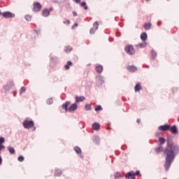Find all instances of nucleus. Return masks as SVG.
<instances>
[{
  "label": "nucleus",
  "instance_id": "f257e3e1",
  "mask_svg": "<svg viewBox=\"0 0 179 179\" xmlns=\"http://www.w3.org/2000/svg\"><path fill=\"white\" fill-rule=\"evenodd\" d=\"M178 152H179V147L177 145H174L172 139H167V146L164 150V155L166 156V163L164 167L166 171H169Z\"/></svg>",
  "mask_w": 179,
  "mask_h": 179
},
{
  "label": "nucleus",
  "instance_id": "f03ea898",
  "mask_svg": "<svg viewBox=\"0 0 179 179\" xmlns=\"http://www.w3.org/2000/svg\"><path fill=\"white\" fill-rule=\"evenodd\" d=\"M71 104V102L66 101L64 104L62 106V108L66 110V112L69 111L70 113L75 111L77 109L78 106L76 103L72 104L69 108L68 106Z\"/></svg>",
  "mask_w": 179,
  "mask_h": 179
},
{
  "label": "nucleus",
  "instance_id": "7ed1b4c3",
  "mask_svg": "<svg viewBox=\"0 0 179 179\" xmlns=\"http://www.w3.org/2000/svg\"><path fill=\"white\" fill-rule=\"evenodd\" d=\"M140 174V171H137L134 173L133 171L127 173L125 176L126 179H136V176Z\"/></svg>",
  "mask_w": 179,
  "mask_h": 179
},
{
  "label": "nucleus",
  "instance_id": "20e7f679",
  "mask_svg": "<svg viewBox=\"0 0 179 179\" xmlns=\"http://www.w3.org/2000/svg\"><path fill=\"white\" fill-rule=\"evenodd\" d=\"M125 51L127 54L132 55L135 53V50L131 45H128L125 48Z\"/></svg>",
  "mask_w": 179,
  "mask_h": 179
},
{
  "label": "nucleus",
  "instance_id": "39448f33",
  "mask_svg": "<svg viewBox=\"0 0 179 179\" xmlns=\"http://www.w3.org/2000/svg\"><path fill=\"white\" fill-rule=\"evenodd\" d=\"M42 8V6L39 2H34V8L33 10L35 13L39 12Z\"/></svg>",
  "mask_w": 179,
  "mask_h": 179
},
{
  "label": "nucleus",
  "instance_id": "423d86ee",
  "mask_svg": "<svg viewBox=\"0 0 179 179\" xmlns=\"http://www.w3.org/2000/svg\"><path fill=\"white\" fill-rule=\"evenodd\" d=\"M34 125V123L32 121L26 120L23 123V127L26 129H30V128L33 127Z\"/></svg>",
  "mask_w": 179,
  "mask_h": 179
},
{
  "label": "nucleus",
  "instance_id": "0eeeda50",
  "mask_svg": "<svg viewBox=\"0 0 179 179\" xmlns=\"http://www.w3.org/2000/svg\"><path fill=\"white\" fill-rule=\"evenodd\" d=\"M2 16L5 18H10V17H14L15 14H12V13H9L8 11H6V13H2Z\"/></svg>",
  "mask_w": 179,
  "mask_h": 179
},
{
  "label": "nucleus",
  "instance_id": "6e6552de",
  "mask_svg": "<svg viewBox=\"0 0 179 179\" xmlns=\"http://www.w3.org/2000/svg\"><path fill=\"white\" fill-rule=\"evenodd\" d=\"M52 10H53V8H50V10H47V8H45V10H43L42 15L46 17L50 15V12Z\"/></svg>",
  "mask_w": 179,
  "mask_h": 179
},
{
  "label": "nucleus",
  "instance_id": "1a4fd4ad",
  "mask_svg": "<svg viewBox=\"0 0 179 179\" xmlns=\"http://www.w3.org/2000/svg\"><path fill=\"white\" fill-rule=\"evenodd\" d=\"M158 129L160 131H166L170 129V125L160 126V127H159Z\"/></svg>",
  "mask_w": 179,
  "mask_h": 179
},
{
  "label": "nucleus",
  "instance_id": "9d476101",
  "mask_svg": "<svg viewBox=\"0 0 179 179\" xmlns=\"http://www.w3.org/2000/svg\"><path fill=\"white\" fill-rule=\"evenodd\" d=\"M127 69L131 73H134L137 71L136 67H135L134 66H129L127 68Z\"/></svg>",
  "mask_w": 179,
  "mask_h": 179
},
{
  "label": "nucleus",
  "instance_id": "9b49d317",
  "mask_svg": "<svg viewBox=\"0 0 179 179\" xmlns=\"http://www.w3.org/2000/svg\"><path fill=\"white\" fill-rule=\"evenodd\" d=\"M95 70L97 73H101L103 71V66L99 64H97L96 66Z\"/></svg>",
  "mask_w": 179,
  "mask_h": 179
},
{
  "label": "nucleus",
  "instance_id": "f8f14e48",
  "mask_svg": "<svg viewBox=\"0 0 179 179\" xmlns=\"http://www.w3.org/2000/svg\"><path fill=\"white\" fill-rule=\"evenodd\" d=\"M148 38V35L146 34V32H143L141 35V39L143 41L145 42V41Z\"/></svg>",
  "mask_w": 179,
  "mask_h": 179
},
{
  "label": "nucleus",
  "instance_id": "ddd939ff",
  "mask_svg": "<svg viewBox=\"0 0 179 179\" xmlns=\"http://www.w3.org/2000/svg\"><path fill=\"white\" fill-rule=\"evenodd\" d=\"M170 131H171V133L173 134H178V129H177V127H176V126H173L172 127H170Z\"/></svg>",
  "mask_w": 179,
  "mask_h": 179
},
{
  "label": "nucleus",
  "instance_id": "4468645a",
  "mask_svg": "<svg viewBox=\"0 0 179 179\" xmlns=\"http://www.w3.org/2000/svg\"><path fill=\"white\" fill-rule=\"evenodd\" d=\"M76 103L78 102H82L85 101V98L84 96H80L78 97V96H76Z\"/></svg>",
  "mask_w": 179,
  "mask_h": 179
},
{
  "label": "nucleus",
  "instance_id": "2eb2a0df",
  "mask_svg": "<svg viewBox=\"0 0 179 179\" xmlns=\"http://www.w3.org/2000/svg\"><path fill=\"white\" fill-rule=\"evenodd\" d=\"M141 90H142V87L140 83H137L136 85L134 87V90L136 92H139Z\"/></svg>",
  "mask_w": 179,
  "mask_h": 179
},
{
  "label": "nucleus",
  "instance_id": "dca6fc26",
  "mask_svg": "<svg viewBox=\"0 0 179 179\" xmlns=\"http://www.w3.org/2000/svg\"><path fill=\"white\" fill-rule=\"evenodd\" d=\"M151 27L152 24H150V22H145V24H144V28L145 30L150 29Z\"/></svg>",
  "mask_w": 179,
  "mask_h": 179
},
{
  "label": "nucleus",
  "instance_id": "f3484780",
  "mask_svg": "<svg viewBox=\"0 0 179 179\" xmlns=\"http://www.w3.org/2000/svg\"><path fill=\"white\" fill-rule=\"evenodd\" d=\"M164 150V148L162 147V145H159V147H157L156 149H155V152L159 154L161 152H162Z\"/></svg>",
  "mask_w": 179,
  "mask_h": 179
},
{
  "label": "nucleus",
  "instance_id": "a211bd4d",
  "mask_svg": "<svg viewBox=\"0 0 179 179\" xmlns=\"http://www.w3.org/2000/svg\"><path fill=\"white\" fill-rule=\"evenodd\" d=\"M73 63L72 62H67V64L64 66V69L66 70H69L70 69V66H72Z\"/></svg>",
  "mask_w": 179,
  "mask_h": 179
},
{
  "label": "nucleus",
  "instance_id": "6ab92c4d",
  "mask_svg": "<svg viewBox=\"0 0 179 179\" xmlns=\"http://www.w3.org/2000/svg\"><path fill=\"white\" fill-rule=\"evenodd\" d=\"M93 129L98 131L100 129V125L97 123H94L92 124Z\"/></svg>",
  "mask_w": 179,
  "mask_h": 179
},
{
  "label": "nucleus",
  "instance_id": "aec40b11",
  "mask_svg": "<svg viewBox=\"0 0 179 179\" xmlns=\"http://www.w3.org/2000/svg\"><path fill=\"white\" fill-rule=\"evenodd\" d=\"M99 28V22L98 21H95L93 24V29H95V30H97Z\"/></svg>",
  "mask_w": 179,
  "mask_h": 179
},
{
  "label": "nucleus",
  "instance_id": "412c9836",
  "mask_svg": "<svg viewBox=\"0 0 179 179\" xmlns=\"http://www.w3.org/2000/svg\"><path fill=\"white\" fill-rule=\"evenodd\" d=\"M159 143H160V144H159V145H161V146H162V145L165 143V139L164 138H162V137H160L159 138Z\"/></svg>",
  "mask_w": 179,
  "mask_h": 179
},
{
  "label": "nucleus",
  "instance_id": "4be33fe9",
  "mask_svg": "<svg viewBox=\"0 0 179 179\" xmlns=\"http://www.w3.org/2000/svg\"><path fill=\"white\" fill-rule=\"evenodd\" d=\"M9 152L12 155L15 154V149L12 147H8V148Z\"/></svg>",
  "mask_w": 179,
  "mask_h": 179
},
{
  "label": "nucleus",
  "instance_id": "5701e85b",
  "mask_svg": "<svg viewBox=\"0 0 179 179\" xmlns=\"http://www.w3.org/2000/svg\"><path fill=\"white\" fill-rule=\"evenodd\" d=\"M115 179L120 178L122 177L121 174L118 172L115 173L114 175Z\"/></svg>",
  "mask_w": 179,
  "mask_h": 179
},
{
  "label": "nucleus",
  "instance_id": "b1692460",
  "mask_svg": "<svg viewBox=\"0 0 179 179\" xmlns=\"http://www.w3.org/2000/svg\"><path fill=\"white\" fill-rule=\"evenodd\" d=\"M151 57H152V59H155L157 57V53L155 50H152Z\"/></svg>",
  "mask_w": 179,
  "mask_h": 179
},
{
  "label": "nucleus",
  "instance_id": "393cba45",
  "mask_svg": "<svg viewBox=\"0 0 179 179\" xmlns=\"http://www.w3.org/2000/svg\"><path fill=\"white\" fill-rule=\"evenodd\" d=\"M74 150L76 151V153L78 154H80L81 153V150L80 148L78 147H75L74 148Z\"/></svg>",
  "mask_w": 179,
  "mask_h": 179
},
{
  "label": "nucleus",
  "instance_id": "a878e982",
  "mask_svg": "<svg viewBox=\"0 0 179 179\" xmlns=\"http://www.w3.org/2000/svg\"><path fill=\"white\" fill-rule=\"evenodd\" d=\"M71 48H70V46H66V48H65V49H64V51L66 52H70L71 51Z\"/></svg>",
  "mask_w": 179,
  "mask_h": 179
},
{
  "label": "nucleus",
  "instance_id": "bb28decb",
  "mask_svg": "<svg viewBox=\"0 0 179 179\" xmlns=\"http://www.w3.org/2000/svg\"><path fill=\"white\" fill-rule=\"evenodd\" d=\"M96 79L101 83H104L103 78L102 76H98Z\"/></svg>",
  "mask_w": 179,
  "mask_h": 179
},
{
  "label": "nucleus",
  "instance_id": "cd10ccee",
  "mask_svg": "<svg viewBox=\"0 0 179 179\" xmlns=\"http://www.w3.org/2000/svg\"><path fill=\"white\" fill-rule=\"evenodd\" d=\"M81 6H82V7H84V9H85V10H87V6H86V2H85V1L82 2V3H81Z\"/></svg>",
  "mask_w": 179,
  "mask_h": 179
},
{
  "label": "nucleus",
  "instance_id": "c85d7f7f",
  "mask_svg": "<svg viewBox=\"0 0 179 179\" xmlns=\"http://www.w3.org/2000/svg\"><path fill=\"white\" fill-rule=\"evenodd\" d=\"M145 42L143 43H138V45H137L138 47L141 48H145Z\"/></svg>",
  "mask_w": 179,
  "mask_h": 179
},
{
  "label": "nucleus",
  "instance_id": "c756f323",
  "mask_svg": "<svg viewBox=\"0 0 179 179\" xmlns=\"http://www.w3.org/2000/svg\"><path fill=\"white\" fill-rule=\"evenodd\" d=\"M103 110V108H101V106H96V108H95V110L97 112V111H100V110Z\"/></svg>",
  "mask_w": 179,
  "mask_h": 179
},
{
  "label": "nucleus",
  "instance_id": "7c9ffc66",
  "mask_svg": "<svg viewBox=\"0 0 179 179\" xmlns=\"http://www.w3.org/2000/svg\"><path fill=\"white\" fill-rule=\"evenodd\" d=\"M61 175H62V172L60 171H59V170H57L55 173V176H59Z\"/></svg>",
  "mask_w": 179,
  "mask_h": 179
},
{
  "label": "nucleus",
  "instance_id": "2f4dec72",
  "mask_svg": "<svg viewBox=\"0 0 179 179\" xmlns=\"http://www.w3.org/2000/svg\"><path fill=\"white\" fill-rule=\"evenodd\" d=\"M52 103H53L52 99H49L47 100V104H48V105H50V104H52Z\"/></svg>",
  "mask_w": 179,
  "mask_h": 179
},
{
  "label": "nucleus",
  "instance_id": "473e14b6",
  "mask_svg": "<svg viewBox=\"0 0 179 179\" xmlns=\"http://www.w3.org/2000/svg\"><path fill=\"white\" fill-rule=\"evenodd\" d=\"M91 106L90 104H86L85 105V110H91Z\"/></svg>",
  "mask_w": 179,
  "mask_h": 179
},
{
  "label": "nucleus",
  "instance_id": "72a5a7b5",
  "mask_svg": "<svg viewBox=\"0 0 179 179\" xmlns=\"http://www.w3.org/2000/svg\"><path fill=\"white\" fill-rule=\"evenodd\" d=\"M25 20L28 22L30 21L31 20V15H25Z\"/></svg>",
  "mask_w": 179,
  "mask_h": 179
},
{
  "label": "nucleus",
  "instance_id": "f704fd0d",
  "mask_svg": "<svg viewBox=\"0 0 179 179\" xmlns=\"http://www.w3.org/2000/svg\"><path fill=\"white\" fill-rule=\"evenodd\" d=\"M96 31V29H95L94 28H91L90 33V34H94Z\"/></svg>",
  "mask_w": 179,
  "mask_h": 179
},
{
  "label": "nucleus",
  "instance_id": "c9c22d12",
  "mask_svg": "<svg viewBox=\"0 0 179 179\" xmlns=\"http://www.w3.org/2000/svg\"><path fill=\"white\" fill-rule=\"evenodd\" d=\"M5 143V138L3 137L0 138V145H3Z\"/></svg>",
  "mask_w": 179,
  "mask_h": 179
},
{
  "label": "nucleus",
  "instance_id": "e433bc0d",
  "mask_svg": "<svg viewBox=\"0 0 179 179\" xmlns=\"http://www.w3.org/2000/svg\"><path fill=\"white\" fill-rule=\"evenodd\" d=\"M23 160H24V157H23V156H20L18 157V161L23 162Z\"/></svg>",
  "mask_w": 179,
  "mask_h": 179
},
{
  "label": "nucleus",
  "instance_id": "4c0bfd02",
  "mask_svg": "<svg viewBox=\"0 0 179 179\" xmlns=\"http://www.w3.org/2000/svg\"><path fill=\"white\" fill-rule=\"evenodd\" d=\"M3 149H5V145H3V144H1V145H0V151L2 150H3Z\"/></svg>",
  "mask_w": 179,
  "mask_h": 179
},
{
  "label": "nucleus",
  "instance_id": "58836bf2",
  "mask_svg": "<svg viewBox=\"0 0 179 179\" xmlns=\"http://www.w3.org/2000/svg\"><path fill=\"white\" fill-rule=\"evenodd\" d=\"M64 24H70L69 20H66V21H64Z\"/></svg>",
  "mask_w": 179,
  "mask_h": 179
},
{
  "label": "nucleus",
  "instance_id": "ea45409f",
  "mask_svg": "<svg viewBox=\"0 0 179 179\" xmlns=\"http://www.w3.org/2000/svg\"><path fill=\"white\" fill-rule=\"evenodd\" d=\"M26 92V87H22L21 88V92L24 93Z\"/></svg>",
  "mask_w": 179,
  "mask_h": 179
},
{
  "label": "nucleus",
  "instance_id": "a19ab883",
  "mask_svg": "<svg viewBox=\"0 0 179 179\" xmlns=\"http://www.w3.org/2000/svg\"><path fill=\"white\" fill-rule=\"evenodd\" d=\"M78 26V24L77 23L74 24V25H73L72 29H74L76 27H77Z\"/></svg>",
  "mask_w": 179,
  "mask_h": 179
},
{
  "label": "nucleus",
  "instance_id": "79ce46f5",
  "mask_svg": "<svg viewBox=\"0 0 179 179\" xmlns=\"http://www.w3.org/2000/svg\"><path fill=\"white\" fill-rule=\"evenodd\" d=\"M74 1L77 3H79L80 2V0H74Z\"/></svg>",
  "mask_w": 179,
  "mask_h": 179
},
{
  "label": "nucleus",
  "instance_id": "37998d69",
  "mask_svg": "<svg viewBox=\"0 0 179 179\" xmlns=\"http://www.w3.org/2000/svg\"><path fill=\"white\" fill-rule=\"evenodd\" d=\"M73 15L74 17L77 16V13H75V11H73Z\"/></svg>",
  "mask_w": 179,
  "mask_h": 179
},
{
  "label": "nucleus",
  "instance_id": "c03bdc74",
  "mask_svg": "<svg viewBox=\"0 0 179 179\" xmlns=\"http://www.w3.org/2000/svg\"><path fill=\"white\" fill-rule=\"evenodd\" d=\"M2 164V157L0 156V165Z\"/></svg>",
  "mask_w": 179,
  "mask_h": 179
},
{
  "label": "nucleus",
  "instance_id": "a18cd8bd",
  "mask_svg": "<svg viewBox=\"0 0 179 179\" xmlns=\"http://www.w3.org/2000/svg\"><path fill=\"white\" fill-rule=\"evenodd\" d=\"M136 122H137L138 124H139L141 122V120L138 119Z\"/></svg>",
  "mask_w": 179,
  "mask_h": 179
},
{
  "label": "nucleus",
  "instance_id": "49530a36",
  "mask_svg": "<svg viewBox=\"0 0 179 179\" xmlns=\"http://www.w3.org/2000/svg\"><path fill=\"white\" fill-rule=\"evenodd\" d=\"M156 136H160V134H159V133H157V134H156Z\"/></svg>",
  "mask_w": 179,
  "mask_h": 179
},
{
  "label": "nucleus",
  "instance_id": "de8ad7c7",
  "mask_svg": "<svg viewBox=\"0 0 179 179\" xmlns=\"http://www.w3.org/2000/svg\"><path fill=\"white\" fill-rule=\"evenodd\" d=\"M158 24L160 25V24H161V22H158Z\"/></svg>",
  "mask_w": 179,
  "mask_h": 179
},
{
  "label": "nucleus",
  "instance_id": "09e8293b",
  "mask_svg": "<svg viewBox=\"0 0 179 179\" xmlns=\"http://www.w3.org/2000/svg\"><path fill=\"white\" fill-rule=\"evenodd\" d=\"M2 15V13H1V11H0V15Z\"/></svg>",
  "mask_w": 179,
  "mask_h": 179
},
{
  "label": "nucleus",
  "instance_id": "8fccbe9b",
  "mask_svg": "<svg viewBox=\"0 0 179 179\" xmlns=\"http://www.w3.org/2000/svg\"><path fill=\"white\" fill-rule=\"evenodd\" d=\"M146 1H149L150 0H145Z\"/></svg>",
  "mask_w": 179,
  "mask_h": 179
},
{
  "label": "nucleus",
  "instance_id": "3c124183",
  "mask_svg": "<svg viewBox=\"0 0 179 179\" xmlns=\"http://www.w3.org/2000/svg\"><path fill=\"white\" fill-rule=\"evenodd\" d=\"M12 85H13V83H11Z\"/></svg>",
  "mask_w": 179,
  "mask_h": 179
}]
</instances>
